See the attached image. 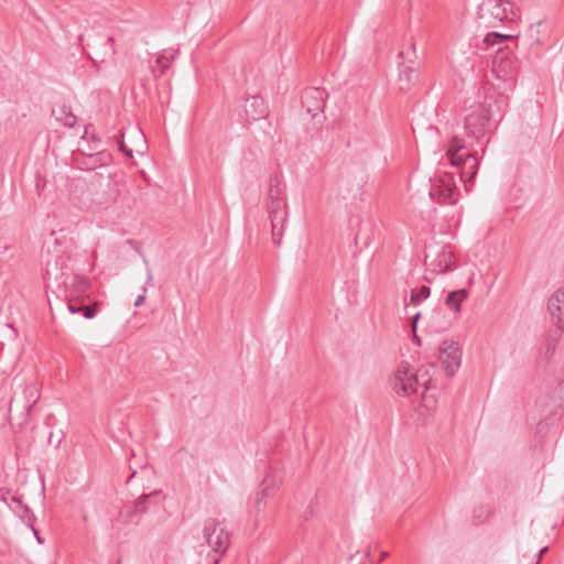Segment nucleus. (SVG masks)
I'll list each match as a JSON object with an SVG mask.
<instances>
[{
  "label": "nucleus",
  "instance_id": "obj_29",
  "mask_svg": "<svg viewBox=\"0 0 564 564\" xmlns=\"http://www.w3.org/2000/svg\"><path fill=\"white\" fill-rule=\"evenodd\" d=\"M173 58L174 55L167 53H163L155 58V64L158 65V67H160L159 75H162L164 73V70L170 66Z\"/></svg>",
  "mask_w": 564,
  "mask_h": 564
},
{
  "label": "nucleus",
  "instance_id": "obj_26",
  "mask_svg": "<svg viewBox=\"0 0 564 564\" xmlns=\"http://www.w3.org/2000/svg\"><path fill=\"white\" fill-rule=\"evenodd\" d=\"M511 39V35H506L498 32H488L482 39V44L485 48H489L494 45L510 41Z\"/></svg>",
  "mask_w": 564,
  "mask_h": 564
},
{
  "label": "nucleus",
  "instance_id": "obj_5",
  "mask_svg": "<svg viewBox=\"0 0 564 564\" xmlns=\"http://www.w3.org/2000/svg\"><path fill=\"white\" fill-rule=\"evenodd\" d=\"M326 91L322 88H307L301 96V105L304 110L303 119H310L311 126L308 130H317L325 120L324 107L326 100Z\"/></svg>",
  "mask_w": 564,
  "mask_h": 564
},
{
  "label": "nucleus",
  "instance_id": "obj_33",
  "mask_svg": "<svg viewBox=\"0 0 564 564\" xmlns=\"http://www.w3.org/2000/svg\"><path fill=\"white\" fill-rule=\"evenodd\" d=\"M547 550H549V547H547V546H544V547H542V549L539 551V553H538V555H536V557H538V558H536L535 564H540V561H541V558H542L543 554H544V553H546V552H547Z\"/></svg>",
  "mask_w": 564,
  "mask_h": 564
},
{
  "label": "nucleus",
  "instance_id": "obj_13",
  "mask_svg": "<svg viewBox=\"0 0 564 564\" xmlns=\"http://www.w3.org/2000/svg\"><path fill=\"white\" fill-rule=\"evenodd\" d=\"M547 311L552 323L564 330V290H556L547 301Z\"/></svg>",
  "mask_w": 564,
  "mask_h": 564
},
{
  "label": "nucleus",
  "instance_id": "obj_28",
  "mask_svg": "<svg viewBox=\"0 0 564 564\" xmlns=\"http://www.w3.org/2000/svg\"><path fill=\"white\" fill-rule=\"evenodd\" d=\"M143 262H144V264L147 267V281H145V284L143 286V294L139 295L135 299V301H134V306L135 307H139V306H141L144 303V301H145V292L148 290V286L152 284V280H153V274H152V271H151V269L149 267L148 260L143 259Z\"/></svg>",
  "mask_w": 564,
  "mask_h": 564
},
{
  "label": "nucleus",
  "instance_id": "obj_6",
  "mask_svg": "<svg viewBox=\"0 0 564 564\" xmlns=\"http://www.w3.org/2000/svg\"><path fill=\"white\" fill-rule=\"evenodd\" d=\"M203 535L208 546L219 555H224L230 544V535L223 523L216 518L204 522Z\"/></svg>",
  "mask_w": 564,
  "mask_h": 564
},
{
  "label": "nucleus",
  "instance_id": "obj_9",
  "mask_svg": "<svg viewBox=\"0 0 564 564\" xmlns=\"http://www.w3.org/2000/svg\"><path fill=\"white\" fill-rule=\"evenodd\" d=\"M101 143H95V147H91V143H86L88 150H94L91 153H86L84 149H72V156L74 162L84 170H95L98 166L106 165L110 161V155L101 149L99 145Z\"/></svg>",
  "mask_w": 564,
  "mask_h": 564
},
{
  "label": "nucleus",
  "instance_id": "obj_27",
  "mask_svg": "<svg viewBox=\"0 0 564 564\" xmlns=\"http://www.w3.org/2000/svg\"><path fill=\"white\" fill-rule=\"evenodd\" d=\"M430 294H431V290L429 286H425V285L421 286L417 290H412L411 296H410V302L409 303L405 302V306H408L409 304L419 305L424 300H426L430 296Z\"/></svg>",
  "mask_w": 564,
  "mask_h": 564
},
{
  "label": "nucleus",
  "instance_id": "obj_11",
  "mask_svg": "<svg viewBox=\"0 0 564 564\" xmlns=\"http://www.w3.org/2000/svg\"><path fill=\"white\" fill-rule=\"evenodd\" d=\"M438 359L445 368L448 377L455 375L462 364V350L458 343L445 340L438 348Z\"/></svg>",
  "mask_w": 564,
  "mask_h": 564
},
{
  "label": "nucleus",
  "instance_id": "obj_24",
  "mask_svg": "<svg viewBox=\"0 0 564 564\" xmlns=\"http://www.w3.org/2000/svg\"><path fill=\"white\" fill-rule=\"evenodd\" d=\"M420 121L421 120H419L412 128L416 140L419 138L417 133H420V137L423 139H434L437 137L438 131L435 127H433L432 124H425L424 122Z\"/></svg>",
  "mask_w": 564,
  "mask_h": 564
},
{
  "label": "nucleus",
  "instance_id": "obj_23",
  "mask_svg": "<svg viewBox=\"0 0 564 564\" xmlns=\"http://www.w3.org/2000/svg\"><path fill=\"white\" fill-rule=\"evenodd\" d=\"M468 292L465 289L452 291L447 294L445 304L446 306L454 311L459 312L462 303L467 299Z\"/></svg>",
  "mask_w": 564,
  "mask_h": 564
},
{
  "label": "nucleus",
  "instance_id": "obj_20",
  "mask_svg": "<svg viewBox=\"0 0 564 564\" xmlns=\"http://www.w3.org/2000/svg\"><path fill=\"white\" fill-rule=\"evenodd\" d=\"M67 288H69V296H80L85 293L89 286L90 281L82 275H73L69 281H65Z\"/></svg>",
  "mask_w": 564,
  "mask_h": 564
},
{
  "label": "nucleus",
  "instance_id": "obj_40",
  "mask_svg": "<svg viewBox=\"0 0 564 564\" xmlns=\"http://www.w3.org/2000/svg\"><path fill=\"white\" fill-rule=\"evenodd\" d=\"M412 54L415 56V46L414 44L411 45Z\"/></svg>",
  "mask_w": 564,
  "mask_h": 564
},
{
  "label": "nucleus",
  "instance_id": "obj_18",
  "mask_svg": "<svg viewBox=\"0 0 564 564\" xmlns=\"http://www.w3.org/2000/svg\"><path fill=\"white\" fill-rule=\"evenodd\" d=\"M159 495V491H153L150 494L141 495L135 501L133 506V510L129 512V517L132 520L134 516H141L149 512L153 507H158V503H154L151 499Z\"/></svg>",
  "mask_w": 564,
  "mask_h": 564
},
{
  "label": "nucleus",
  "instance_id": "obj_37",
  "mask_svg": "<svg viewBox=\"0 0 564 564\" xmlns=\"http://www.w3.org/2000/svg\"><path fill=\"white\" fill-rule=\"evenodd\" d=\"M387 556H388V552H381L379 561H382Z\"/></svg>",
  "mask_w": 564,
  "mask_h": 564
},
{
  "label": "nucleus",
  "instance_id": "obj_16",
  "mask_svg": "<svg viewBox=\"0 0 564 564\" xmlns=\"http://www.w3.org/2000/svg\"><path fill=\"white\" fill-rule=\"evenodd\" d=\"M243 111L247 120H259L265 118L268 109L264 100L259 96H252L246 99Z\"/></svg>",
  "mask_w": 564,
  "mask_h": 564
},
{
  "label": "nucleus",
  "instance_id": "obj_1",
  "mask_svg": "<svg viewBox=\"0 0 564 564\" xmlns=\"http://www.w3.org/2000/svg\"><path fill=\"white\" fill-rule=\"evenodd\" d=\"M435 370L434 365L420 368L416 372L411 370V367L402 362L395 370L391 378V387L393 391L400 397H410L417 394L422 388L421 394L432 387V371Z\"/></svg>",
  "mask_w": 564,
  "mask_h": 564
},
{
  "label": "nucleus",
  "instance_id": "obj_25",
  "mask_svg": "<svg viewBox=\"0 0 564 564\" xmlns=\"http://www.w3.org/2000/svg\"><path fill=\"white\" fill-rule=\"evenodd\" d=\"M357 229L355 232V242L358 243L359 241L362 242L365 247H367L370 243L371 236L368 234V231H371V225L370 223H364L362 220L358 221Z\"/></svg>",
  "mask_w": 564,
  "mask_h": 564
},
{
  "label": "nucleus",
  "instance_id": "obj_14",
  "mask_svg": "<svg viewBox=\"0 0 564 564\" xmlns=\"http://www.w3.org/2000/svg\"><path fill=\"white\" fill-rule=\"evenodd\" d=\"M105 178L97 173H89L88 177H80L72 183L70 193L77 198H80L87 192L89 195L93 194L96 184L101 185V181Z\"/></svg>",
  "mask_w": 564,
  "mask_h": 564
},
{
  "label": "nucleus",
  "instance_id": "obj_2",
  "mask_svg": "<svg viewBox=\"0 0 564 564\" xmlns=\"http://www.w3.org/2000/svg\"><path fill=\"white\" fill-rule=\"evenodd\" d=\"M446 156L452 166L458 167L459 181L467 187L478 172L479 158L477 151L465 143H452L446 151Z\"/></svg>",
  "mask_w": 564,
  "mask_h": 564
},
{
  "label": "nucleus",
  "instance_id": "obj_41",
  "mask_svg": "<svg viewBox=\"0 0 564 564\" xmlns=\"http://www.w3.org/2000/svg\"><path fill=\"white\" fill-rule=\"evenodd\" d=\"M84 150H86V153H91L94 152V150H88L87 147L85 145V148H83Z\"/></svg>",
  "mask_w": 564,
  "mask_h": 564
},
{
  "label": "nucleus",
  "instance_id": "obj_7",
  "mask_svg": "<svg viewBox=\"0 0 564 564\" xmlns=\"http://www.w3.org/2000/svg\"><path fill=\"white\" fill-rule=\"evenodd\" d=\"M459 189L453 173H443L432 184L430 196L440 204L455 205L459 199Z\"/></svg>",
  "mask_w": 564,
  "mask_h": 564
},
{
  "label": "nucleus",
  "instance_id": "obj_3",
  "mask_svg": "<svg viewBox=\"0 0 564 564\" xmlns=\"http://www.w3.org/2000/svg\"><path fill=\"white\" fill-rule=\"evenodd\" d=\"M516 18L514 7L508 0H482L478 6L477 24L479 28H496L505 20Z\"/></svg>",
  "mask_w": 564,
  "mask_h": 564
},
{
  "label": "nucleus",
  "instance_id": "obj_17",
  "mask_svg": "<svg viewBox=\"0 0 564 564\" xmlns=\"http://www.w3.org/2000/svg\"><path fill=\"white\" fill-rule=\"evenodd\" d=\"M429 267L434 273H446L454 270L453 253L447 250H442L436 258L431 261Z\"/></svg>",
  "mask_w": 564,
  "mask_h": 564
},
{
  "label": "nucleus",
  "instance_id": "obj_34",
  "mask_svg": "<svg viewBox=\"0 0 564 564\" xmlns=\"http://www.w3.org/2000/svg\"><path fill=\"white\" fill-rule=\"evenodd\" d=\"M30 527L32 528L33 533H34V535H35V538H36V540H37V542H39L40 544H42V543L44 542V540L40 536L39 531L33 527V524H32V523H30Z\"/></svg>",
  "mask_w": 564,
  "mask_h": 564
},
{
  "label": "nucleus",
  "instance_id": "obj_22",
  "mask_svg": "<svg viewBox=\"0 0 564 564\" xmlns=\"http://www.w3.org/2000/svg\"><path fill=\"white\" fill-rule=\"evenodd\" d=\"M53 116L56 119V121L61 122L62 124L68 128H73L77 122L76 116L65 105H59L55 107L53 109Z\"/></svg>",
  "mask_w": 564,
  "mask_h": 564
},
{
  "label": "nucleus",
  "instance_id": "obj_36",
  "mask_svg": "<svg viewBox=\"0 0 564 564\" xmlns=\"http://www.w3.org/2000/svg\"><path fill=\"white\" fill-rule=\"evenodd\" d=\"M11 500L15 503L22 505L21 497L12 496Z\"/></svg>",
  "mask_w": 564,
  "mask_h": 564
},
{
  "label": "nucleus",
  "instance_id": "obj_30",
  "mask_svg": "<svg viewBox=\"0 0 564 564\" xmlns=\"http://www.w3.org/2000/svg\"><path fill=\"white\" fill-rule=\"evenodd\" d=\"M263 488L257 492L256 503L257 506L260 505V502L269 496V480L264 479L262 482Z\"/></svg>",
  "mask_w": 564,
  "mask_h": 564
},
{
  "label": "nucleus",
  "instance_id": "obj_31",
  "mask_svg": "<svg viewBox=\"0 0 564 564\" xmlns=\"http://www.w3.org/2000/svg\"><path fill=\"white\" fill-rule=\"evenodd\" d=\"M420 317H421L420 312L414 314V316L412 317L413 343L416 344L417 346H421V338L416 335L415 328H416V323Z\"/></svg>",
  "mask_w": 564,
  "mask_h": 564
},
{
  "label": "nucleus",
  "instance_id": "obj_44",
  "mask_svg": "<svg viewBox=\"0 0 564 564\" xmlns=\"http://www.w3.org/2000/svg\"><path fill=\"white\" fill-rule=\"evenodd\" d=\"M23 509H24V511H25V512H29V511H30V509H29V507H28V506H23Z\"/></svg>",
  "mask_w": 564,
  "mask_h": 564
},
{
  "label": "nucleus",
  "instance_id": "obj_38",
  "mask_svg": "<svg viewBox=\"0 0 564 564\" xmlns=\"http://www.w3.org/2000/svg\"><path fill=\"white\" fill-rule=\"evenodd\" d=\"M87 137H88V129L86 128L84 134L82 135V139H86Z\"/></svg>",
  "mask_w": 564,
  "mask_h": 564
},
{
  "label": "nucleus",
  "instance_id": "obj_35",
  "mask_svg": "<svg viewBox=\"0 0 564 564\" xmlns=\"http://www.w3.org/2000/svg\"><path fill=\"white\" fill-rule=\"evenodd\" d=\"M541 22H539L535 26H531L530 29V32H531V36L533 37V33H539V28L541 26Z\"/></svg>",
  "mask_w": 564,
  "mask_h": 564
},
{
  "label": "nucleus",
  "instance_id": "obj_19",
  "mask_svg": "<svg viewBox=\"0 0 564 564\" xmlns=\"http://www.w3.org/2000/svg\"><path fill=\"white\" fill-rule=\"evenodd\" d=\"M67 307L72 314L82 313L87 319L93 318L97 313V303L94 306L85 305L80 296H69Z\"/></svg>",
  "mask_w": 564,
  "mask_h": 564
},
{
  "label": "nucleus",
  "instance_id": "obj_43",
  "mask_svg": "<svg viewBox=\"0 0 564 564\" xmlns=\"http://www.w3.org/2000/svg\"><path fill=\"white\" fill-rule=\"evenodd\" d=\"M451 141L456 142V141H462V140H460V139H457L456 137H454V138H452V140H451Z\"/></svg>",
  "mask_w": 564,
  "mask_h": 564
},
{
  "label": "nucleus",
  "instance_id": "obj_10",
  "mask_svg": "<svg viewBox=\"0 0 564 564\" xmlns=\"http://www.w3.org/2000/svg\"><path fill=\"white\" fill-rule=\"evenodd\" d=\"M267 210L271 223L272 240L275 246L281 245L283 231L288 221L286 199L265 200Z\"/></svg>",
  "mask_w": 564,
  "mask_h": 564
},
{
  "label": "nucleus",
  "instance_id": "obj_32",
  "mask_svg": "<svg viewBox=\"0 0 564 564\" xmlns=\"http://www.w3.org/2000/svg\"><path fill=\"white\" fill-rule=\"evenodd\" d=\"M117 144H118L119 150L122 153H124L126 155L132 158V151L128 149L127 143L120 142V143H117Z\"/></svg>",
  "mask_w": 564,
  "mask_h": 564
},
{
  "label": "nucleus",
  "instance_id": "obj_21",
  "mask_svg": "<svg viewBox=\"0 0 564 564\" xmlns=\"http://www.w3.org/2000/svg\"><path fill=\"white\" fill-rule=\"evenodd\" d=\"M284 197V184L282 177L278 174L272 176L269 182V188L265 200H281Z\"/></svg>",
  "mask_w": 564,
  "mask_h": 564
},
{
  "label": "nucleus",
  "instance_id": "obj_4",
  "mask_svg": "<svg viewBox=\"0 0 564 564\" xmlns=\"http://www.w3.org/2000/svg\"><path fill=\"white\" fill-rule=\"evenodd\" d=\"M40 397V389L35 382L26 383L21 390L14 391L9 403L10 419H17L19 424L26 423L31 410L37 403Z\"/></svg>",
  "mask_w": 564,
  "mask_h": 564
},
{
  "label": "nucleus",
  "instance_id": "obj_39",
  "mask_svg": "<svg viewBox=\"0 0 564 564\" xmlns=\"http://www.w3.org/2000/svg\"><path fill=\"white\" fill-rule=\"evenodd\" d=\"M147 149H148V147H147V144H145V145H144V148H143L142 150H139L138 152H139L140 154H144V151H145Z\"/></svg>",
  "mask_w": 564,
  "mask_h": 564
},
{
  "label": "nucleus",
  "instance_id": "obj_8",
  "mask_svg": "<svg viewBox=\"0 0 564 564\" xmlns=\"http://www.w3.org/2000/svg\"><path fill=\"white\" fill-rule=\"evenodd\" d=\"M464 129L467 138H473L477 141L485 138L491 130L489 111L480 105L476 106L465 116Z\"/></svg>",
  "mask_w": 564,
  "mask_h": 564
},
{
  "label": "nucleus",
  "instance_id": "obj_42",
  "mask_svg": "<svg viewBox=\"0 0 564 564\" xmlns=\"http://www.w3.org/2000/svg\"><path fill=\"white\" fill-rule=\"evenodd\" d=\"M135 474H137V471L133 470L128 480H130L132 477H134Z\"/></svg>",
  "mask_w": 564,
  "mask_h": 564
},
{
  "label": "nucleus",
  "instance_id": "obj_15",
  "mask_svg": "<svg viewBox=\"0 0 564 564\" xmlns=\"http://www.w3.org/2000/svg\"><path fill=\"white\" fill-rule=\"evenodd\" d=\"M419 79V69L414 61L409 57V64H400L399 89L409 90Z\"/></svg>",
  "mask_w": 564,
  "mask_h": 564
},
{
  "label": "nucleus",
  "instance_id": "obj_12",
  "mask_svg": "<svg viewBox=\"0 0 564 564\" xmlns=\"http://www.w3.org/2000/svg\"><path fill=\"white\" fill-rule=\"evenodd\" d=\"M368 181V175L362 169H356L355 171H348L341 175L339 186L341 191L347 194L356 196L361 194L364 186Z\"/></svg>",
  "mask_w": 564,
  "mask_h": 564
}]
</instances>
